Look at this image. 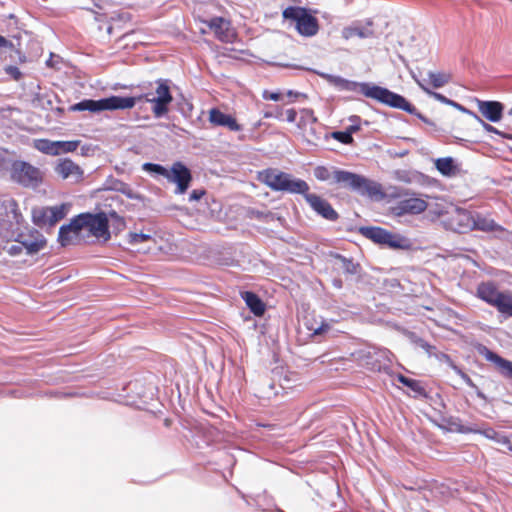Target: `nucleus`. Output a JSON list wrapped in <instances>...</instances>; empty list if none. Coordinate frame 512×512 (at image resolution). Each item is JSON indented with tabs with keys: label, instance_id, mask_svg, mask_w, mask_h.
Segmentation results:
<instances>
[{
	"label": "nucleus",
	"instance_id": "nucleus-1",
	"mask_svg": "<svg viewBox=\"0 0 512 512\" xmlns=\"http://www.w3.org/2000/svg\"><path fill=\"white\" fill-rule=\"evenodd\" d=\"M155 92H147L137 97H124L113 95L98 100L84 99L70 107L71 111H115L133 108L138 101L145 100L152 105V112L156 118L165 116L169 111V105L173 101L169 81L158 79L155 81Z\"/></svg>",
	"mask_w": 512,
	"mask_h": 512
},
{
	"label": "nucleus",
	"instance_id": "nucleus-2",
	"mask_svg": "<svg viewBox=\"0 0 512 512\" xmlns=\"http://www.w3.org/2000/svg\"><path fill=\"white\" fill-rule=\"evenodd\" d=\"M314 176L320 181H331V184H338L362 196L375 199L384 197L381 184L353 172L336 168L331 171L327 167L317 166Z\"/></svg>",
	"mask_w": 512,
	"mask_h": 512
},
{
	"label": "nucleus",
	"instance_id": "nucleus-3",
	"mask_svg": "<svg viewBox=\"0 0 512 512\" xmlns=\"http://www.w3.org/2000/svg\"><path fill=\"white\" fill-rule=\"evenodd\" d=\"M259 180L273 191L300 194L304 199L309 194L310 187L306 181L275 168H268L260 172Z\"/></svg>",
	"mask_w": 512,
	"mask_h": 512
},
{
	"label": "nucleus",
	"instance_id": "nucleus-4",
	"mask_svg": "<svg viewBox=\"0 0 512 512\" xmlns=\"http://www.w3.org/2000/svg\"><path fill=\"white\" fill-rule=\"evenodd\" d=\"M342 90L358 92L384 105L400 106L401 103H404L400 94L371 82L347 80Z\"/></svg>",
	"mask_w": 512,
	"mask_h": 512
},
{
	"label": "nucleus",
	"instance_id": "nucleus-5",
	"mask_svg": "<svg viewBox=\"0 0 512 512\" xmlns=\"http://www.w3.org/2000/svg\"><path fill=\"white\" fill-rule=\"evenodd\" d=\"M282 17L293 23L297 33L303 37L310 38L319 32L318 19L306 7L288 6L282 11Z\"/></svg>",
	"mask_w": 512,
	"mask_h": 512
},
{
	"label": "nucleus",
	"instance_id": "nucleus-6",
	"mask_svg": "<svg viewBox=\"0 0 512 512\" xmlns=\"http://www.w3.org/2000/svg\"><path fill=\"white\" fill-rule=\"evenodd\" d=\"M359 231L364 237L381 246H385L391 249L403 250L410 247L409 240L406 237L400 234L389 232L388 230L381 227H361Z\"/></svg>",
	"mask_w": 512,
	"mask_h": 512
},
{
	"label": "nucleus",
	"instance_id": "nucleus-7",
	"mask_svg": "<svg viewBox=\"0 0 512 512\" xmlns=\"http://www.w3.org/2000/svg\"><path fill=\"white\" fill-rule=\"evenodd\" d=\"M11 179L26 188H37L43 181L39 168L26 161L16 160L11 165Z\"/></svg>",
	"mask_w": 512,
	"mask_h": 512
},
{
	"label": "nucleus",
	"instance_id": "nucleus-8",
	"mask_svg": "<svg viewBox=\"0 0 512 512\" xmlns=\"http://www.w3.org/2000/svg\"><path fill=\"white\" fill-rule=\"evenodd\" d=\"M75 219L78 223L80 232L83 229H86L90 234L97 238H104L105 240L110 238L109 222L104 212L96 214L81 213L75 216Z\"/></svg>",
	"mask_w": 512,
	"mask_h": 512
},
{
	"label": "nucleus",
	"instance_id": "nucleus-9",
	"mask_svg": "<svg viewBox=\"0 0 512 512\" xmlns=\"http://www.w3.org/2000/svg\"><path fill=\"white\" fill-rule=\"evenodd\" d=\"M443 222L447 229L457 233H466L471 231L475 224V221L473 220V213L458 207L447 212L444 216Z\"/></svg>",
	"mask_w": 512,
	"mask_h": 512
},
{
	"label": "nucleus",
	"instance_id": "nucleus-10",
	"mask_svg": "<svg viewBox=\"0 0 512 512\" xmlns=\"http://www.w3.org/2000/svg\"><path fill=\"white\" fill-rule=\"evenodd\" d=\"M54 172L69 183L76 184L83 180V169L70 158H60L54 166Z\"/></svg>",
	"mask_w": 512,
	"mask_h": 512
},
{
	"label": "nucleus",
	"instance_id": "nucleus-11",
	"mask_svg": "<svg viewBox=\"0 0 512 512\" xmlns=\"http://www.w3.org/2000/svg\"><path fill=\"white\" fill-rule=\"evenodd\" d=\"M166 179L176 184L175 194H184L190 186L192 174L182 162L178 161L173 163Z\"/></svg>",
	"mask_w": 512,
	"mask_h": 512
},
{
	"label": "nucleus",
	"instance_id": "nucleus-12",
	"mask_svg": "<svg viewBox=\"0 0 512 512\" xmlns=\"http://www.w3.org/2000/svg\"><path fill=\"white\" fill-rule=\"evenodd\" d=\"M427 202L418 197H410L399 200L395 206L391 208L394 216L401 217L406 214L416 215L424 212L427 209Z\"/></svg>",
	"mask_w": 512,
	"mask_h": 512
},
{
	"label": "nucleus",
	"instance_id": "nucleus-13",
	"mask_svg": "<svg viewBox=\"0 0 512 512\" xmlns=\"http://www.w3.org/2000/svg\"><path fill=\"white\" fill-rule=\"evenodd\" d=\"M305 200L310 205L311 209L322 218L328 221H336L339 218L336 210L326 199L316 194L309 193L306 195Z\"/></svg>",
	"mask_w": 512,
	"mask_h": 512
},
{
	"label": "nucleus",
	"instance_id": "nucleus-14",
	"mask_svg": "<svg viewBox=\"0 0 512 512\" xmlns=\"http://www.w3.org/2000/svg\"><path fill=\"white\" fill-rule=\"evenodd\" d=\"M477 350L487 361L495 364L504 377L512 379V361L499 356L484 345H480Z\"/></svg>",
	"mask_w": 512,
	"mask_h": 512
},
{
	"label": "nucleus",
	"instance_id": "nucleus-15",
	"mask_svg": "<svg viewBox=\"0 0 512 512\" xmlns=\"http://www.w3.org/2000/svg\"><path fill=\"white\" fill-rule=\"evenodd\" d=\"M479 112L490 122H499L502 118L504 106L498 101L477 100Z\"/></svg>",
	"mask_w": 512,
	"mask_h": 512
},
{
	"label": "nucleus",
	"instance_id": "nucleus-16",
	"mask_svg": "<svg viewBox=\"0 0 512 512\" xmlns=\"http://www.w3.org/2000/svg\"><path fill=\"white\" fill-rule=\"evenodd\" d=\"M209 121L215 126H222L228 128L230 131H240L241 125L238 124L237 120L218 108H212L209 112Z\"/></svg>",
	"mask_w": 512,
	"mask_h": 512
},
{
	"label": "nucleus",
	"instance_id": "nucleus-17",
	"mask_svg": "<svg viewBox=\"0 0 512 512\" xmlns=\"http://www.w3.org/2000/svg\"><path fill=\"white\" fill-rule=\"evenodd\" d=\"M80 236V229L78 223L73 217L68 224L62 225L58 233V242L61 246H68L74 241L78 240Z\"/></svg>",
	"mask_w": 512,
	"mask_h": 512
},
{
	"label": "nucleus",
	"instance_id": "nucleus-18",
	"mask_svg": "<svg viewBox=\"0 0 512 512\" xmlns=\"http://www.w3.org/2000/svg\"><path fill=\"white\" fill-rule=\"evenodd\" d=\"M503 292L498 291L494 283L484 282L479 284L477 288V296L486 303L495 307L496 301L499 300Z\"/></svg>",
	"mask_w": 512,
	"mask_h": 512
},
{
	"label": "nucleus",
	"instance_id": "nucleus-19",
	"mask_svg": "<svg viewBox=\"0 0 512 512\" xmlns=\"http://www.w3.org/2000/svg\"><path fill=\"white\" fill-rule=\"evenodd\" d=\"M242 298L255 316L259 317L264 314L265 304L257 294L251 291H245L242 293Z\"/></svg>",
	"mask_w": 512,
	"mask_h": 512
},
{
	"label": "nucleus",
	"instance_id": "nucleus-20",
	"mask_svg": "<svg viewBox=\"0 0 512 512\" xmlns=\"http://www.w3.org/2000/svg\"><path fill=\"white\" fill-rule=\"evenodd\" d=\"M438 172L445 177L456 176L459 168L452 157L438 158L434 162Z\"/></svg>",
	"mask_w": 512,
	"mask_h": 512
},
{
	"label": "nucleus",
	"instance_id": "nucleus-21",
	"mask_svg": "<svg viewBox=\"0 0 512 512\" xmlns=\"http://www.w3.org/2000/svg\"><path fill=\"white\" fill-rule=\"evenodd\" d=\"M22 249H26L28 255L38 253L46 245V240L39 232H36V236L25 238L20 241Z\"/></svg>",
	"mask_w": 512,
	"mask_h": 512
},
{
	"label": "nucleus",
	"instance_id": "nucleus-22",
	"mask_svg": "<svg viewBox=\"0 0 512 512\" xmlns=\"http://www.w3.org/2000/svg\"><path fill=\"white\" fill-rule=\"evenodd\" d=\"M426 83L427 86H430L434 89H439L447 85L451 81V74L444 71H429L427 73Z\"/></svg>",
	"mask_w": 512,
	"mask_h": 512
},
{
	"label": "nucleus",
	"instance_id": "nucleus-23",
	"mask_svg": "<svg viewBox=\"0 0 512 512\" xmlns=\"http://www.w3.org/2000/svg\"><path fill=\"white\" fill-rule=\"evenodd\" d=\"M345 38L357 36L359 38H370L374 36L372 22L368 21L365 25H355L344 30Z\"/></svg>",
	"mask_w": 512,
	"mask_h": 512
},
{
	"label": "nucleus",
	"instance_id": "nucleus-24",
	"mask_svg": "<svg viewBox=\"0 0 512 512\" xmlns=\"http://www.w3.org/2000/svg\"><path fill=\"white\" fill-rule=\"evenodd\" d=\"M473 230H480L484 232H491L498 230L499 226L489 217L482 216L478 213H473Z\"/></svg>",
	"mask_w": 512,
	"mask_h": 512
},
{
	"label": "nucleus",
	"instance_id": "nucleus-25",
	"mask_svg": "<svg viewBox=\"0 0 512 512\" xmlns=\"http://www.w3.org/2000/svg\"><path fill=\"white\" fill-rule=\"evenodd\" d=\"M478 434L483 435L487 439L493 440L496 443L506 446L510 451H512V443L508 436L504 434H500L495 431L493 428L487 429H479Z\"/></svg>",
	"mask_w": 512,
	"mask_h": 512
},
{
	"label": "nucleus",
	"instance_id": "nucleus-26",
	"mask_svg": "<svg viewBox=\"0 0 512 512\" xmlns=\"http://www.w3.org/2000/svg\"><path fill=\"white\" fill-rule=\"evenodd\" d=\"M418 86L427 94L429 95L430 97H433L435 100L443 103V104H447V105H452L454 107H457L458 109H461L465 112H468L467 109L463 108L460 104L454 102L453 100L451 99H448L446 96H444L443 94L441 93H438V92H435V91H432L423 81H418Z\"/></svg>",
	"mask_w": 512,
	"mask_h": 512
},
{
	"label": "nucleus",
	"instance_id": "nucleus-27",
	"mask_svg": "<svg viewBox=\"0 0 512 512\" xmlns=\"http://www.w3.org/2000/svg\"><path fill=\"white\" fill-rule=\"evenodd\" d=\"M34 148L43 154L57 156L55 141L49 139H36L34 140Z\"/></svg>",
	"mask_w": 512,
	"mask_h": 512
},
{
	"label": "nucleus",
	"instance_id": "nucleus-28",
	"mask_svg": "<svg viewBox=\"0 0 512 512\" xmlns=\"http://www.w3.org/2000/svg\"><path fill=\"white\" fill-rule=\"evenodd\" d=\"M306 328L311 331V336H322L326 333H328L331 329V325L326 322L324 319H321L320 324L317 325L316 321H306L305 322Z\"/></svg>",
	"mask_w": 512,
	"mask_h": 512
},
{
	"label": "nucleus",
	"instance_id": "nucleus-29",
	"mask_svg": "<svg viewBox=\"0 0 512 512\" xmlns=\"http://www.w3.org/2000/svg\"><path fill=\"white\" fill-rule=\"evenodd\" d=\"M49 226H54L57 222L62 220L67 214V207L65 204L48 207Z\"/></svg>",
	"mask_w": 512,
	"mask_h": 512
},
{
	"label": "nucleus",
	"instance_id": "nucleus-30",
	"mask_svg": "<svg viewBox=\"0 0 512 512\" xmlns=\"http://www.w3.org/2000/svg\"><path fill=\"white\" fill-rule=\"evenodd\" d=\"M495 307L500 313L512 317V295L502 293Z\"/></svg>",
	"mask_w": 512,
	"mask_h": 512
},
{
	"label": "nucleus",
	"instance_id": "nucleus-31",
	"mask_svg": "<svg viewBox=\"0 0 512 512\" xmlns=\"http://www.w3.org/2000/svg\"><path fill=\"white\" fill-rule=\"evenodd\" d=\"M142 169L153 177H163L165 179L168 177L169 169L160 164L146 162L142 165Z\"/></svg>",
	"mask_w": 512,
	"mask_h": 512
},
{
	"label": "nucleus",
	"instance_id": "nucleus-32",
	"mask_svg": "<svg viewBox=\"0 0 512 512\" xmlns=\"http://www.w3.org/2000/svg\"><path fill=\"white\" fill-rule=\"evenodd\" d=\"M401 98H402V101L404 103H401L400 106H396V105H388L389 107H392V108H396V109H400V110H403L411 115H415L417 116L420 120H422L423 122L425 123H429V120L423 115L421 114L420 112H418V110L416 109V107L414 105H412L405 97H403L401 95Z\"/></svg>",
	"mask_w": 512,
	"mask_h": 512
},
{
	"label": "nucleus",
	"instance_id": "nucleus-33",
	"mask_svg": "<svg viewBox=\"0 0 512 512\" xmlns=\"http://www.w3.org/2000/svg\"><path fill=\"white\" fill-rule=\"evenodd\" d=\"M453 370L461 377V379L471 388H473L476 392L478 398L487 401L486 395L477 387V385L472 381L467 373H465L460 367L457 365H453Z\"/></svg>",
	"mask_w": 512,
	"mask_h": 512
},
{
	"label": "nucleus",
	"instance_id": "nucleus-34",
	"mask_svg": "<svg viewBox=\"0 0 512 512\" xmlns=\"http://www.w3.org/2000/svg\"><path fill=\"white\" fill-rule=\"evenodd\" d=\"M80 143V140L55 141L57 156L76 151Z\"/></svg>",
	"mask_w": 512,
	"mask_h": 512
},
{
	"label": "nucleus",
	"instance_id": "nucleus-35",
	"mask_svg": "<svg viewBox=\"0 0 512 512\" xmlns=\"http://www.w3.org/2000/svg\"><path fill=\"white\" fill-rule=\"evenodd\" d=\"M32 218H33V222L37 226H40V227L46 226V225L49 226L48 207H40V208L33 209Z\"/></svg>",
	"mask_w": 512,
	"mask_h": 512
},
{
	"label": "nucleus",
	"instance_id": "nucleus-36",
	"mask_svg": "<svg viewBox=\"0 0 512 512\" xmlns=\"http://www.w3.org/2000/svg\"><path fill=\"white\" fill-rule=\"evenodd\" d=\"M398 381L403 384L404 386L410 388L412 391H414L416 394L418 395H422L424 393V389L423 387L421 386L420 382L415 380V379H411V378H408L402 374H399L398 377H397Z\"/></svg>",
	"mask_w": 512,
	"mask_h": 512
},
{
	"label": "nucleus",
	"instance_id": "nucleus-37",
	"mask_svg": "<svg viewBox=\"0 0 512 512\" xmlns=\"http://www.w3.org/2000/svg\"><path fill=\"white\" fill-rule=\"evenodd\" d=\"M336 259L339 260L340 267L345 273L351 275L357 273L359 265L354 263L353 260L348 259L342 255H336Z\"/></svg>",
	"mask_w": 512,
	"mask_h": 512
},
{
	"label": "nucleus",
	"instance_id": "nucleus-38",
	"mask_svg": "<svg viewBox=\"0 0 512 512\" xmlns=\"http://www.w3.org/2000/svg\"><path fill=\"white\" fill-rule=\"evenodd\" d=\"M146 242H154L151 235L144 233H129L128 243L130 245H137Z\"/></svg>",
	"mask_w": 512,
	"mask_h": 512
},
{
	"label": "nucleus",
	"instance_id": "nucleus-39",
	"mask_svg": "<svg viewBox=\"0 0 512 512\" xmlns=\"http://www.w3.org/2000/svg\"><path fill=\"white\" fill-rule=\"evenodd\" d=\"M332 137L343 144H351L353 142V136L347 129L345 131L333 132Z\"/></svg>",
	"mask_w": 512,
	"mask_h": 512
},
{
	"label": "nucleus",
	"instance_id": "nucleus-40",
	"mask_svg": "<svg viewBox=\"0 0 512 512\" xmlns=\"http://www.w3.org/2000/svg\"><path fill=\"white\" fill-rule=\"evenodd\" d=\"M469 114H471L477 121H479L482 125V127L484 128V130H486L487 132H490V133H495V134H498V135H501L503 137H506L505 134L501 133L498 129H496L494 126L486 123L485 121H483L477 114H475L474 112H471V111H468ZM507 138H512L511 136H507Z\"/></svg>",
	"mask_w": 512,
	"mask_h": 512
},
{
	"label": "nucleus",
	"instance_id": "nucleus-41",
	"mask_svg": "<svg viewBox=\"0 0 512 512\" xmlns=\"http://www.w3.org/2000/svg\"><path fill=\"white\" fill-rule=\"evenodd\" d=\"M323 78H325L329 83L333 84L340 90L343 89L347 79L342 78L340 76L330 75V74H321Z\"/></svg>",
	"mask_w": 512,
	"mask_h": 512
},
{
	"label": "nucleus",
	"instance_id": "nucleus-42",
	"mask_svg": "<svg viewBox=\"0 0 512 512\" xmlns=\"http://www.w3.org/2000/svg\"><path fill=\"white\" fill-rule=\"evenodd\" d=\"M452 425L454 426L455 431H457L459 433H463V434H468V433L478 434V431H479V428H477L475 426H468V425H464L461 423H452Z\"/></svg>",
	"mask_w": 512,
	"mask_h": 512
},
{
	"label": "nucleus",
	"instance_id": "nucleus-43",
	"mask_svg": "<svg viewBox=\"0 0 512 512\" xmlns=\"http://www.w3.org/2000/svg\"><path fill=\"white\" fill-rule=\"evenodd\" d=\"M224 24L225 19L222 17H213L208 22V26L210 27V29L214 30L215 32H219L220 30H222Z\"/></svg>",
	"mask_w": 512,
	"mask_h": 512
},
{
	"label": "nucleus",
	"instance_id": "nucleus-44",
	"mask_svg": "<svg viewBox=\"0 0 512 512\" xmlns=\"http://www.w3.org/2000/svg\"><path fill=\"white\" fill-rule=\"evenodd\" d=\"M350 121L352 122V124L348 126L346 129L353 135L354 133L360 130L361 118L359 116L354 115L350 117Z\"/></svg>",
	"mask_w": 512,
	"mask_h": 512
},
{
	"label": "nucleus",
	"instance_id": "nucleus-45",
	"mask_svg": "<svg viewBox=\"0 0 512 512\" xmlns=\"http://www.w3.org/2000/svg\"><path fill=\"white\" fill-rule=\"evenodd\" d=\"M435 358L441 362H445L447 363L452 369H453V365H456L452 359L450 358L449 355L443 353V352H437V354H435Z\"/></svg>",
	"mask_w": 512,
	"mask_h": 512
},
{
	"label": "nucleus",
	"instance_id": "nucleus-46",
	"mask_svg": "<svg viewBox=\"0 0 512 512\" xmlns=\"http://www.w3.org/2000/svg\"><path fill=\"white\" fill-rule=\"evenodd\" d=\"M7 74L12 76L14 79L18 80L21 77V72L16 66H8L5 68Z\"/></svg>",
	"mask_w": 512,
	"mask_h": 512
},
{
	"label": "nucleus",
	"instance_id": "nucleus-47",
	"mask_svg": "<svg viewBox=\"0 0 512 512\" xmlns=\"http://www.w3.org/2000/svg\"><path fill=\"white\" fill-rule=\"evenodd\" d=\"M263 98L266 100L279 101L282 99V95L276 92L264 91Z\"/></svg>",
	"mask_w": 512,
	"mask_h": 512
},
{
	"label": "nucleus",
	"instance_id": "nucleus-48",
	"mask_svg": "<svg viewBox=\"0 0 512 512\" xmlns=\"http://www.w3.org/2000/svg\"><path fill=\"white\" fill-rule=\"evenodd\" d=\"M205 194V191L202 189H195L193 190L189 195V201H197L200 200L203 195Z\"/></svg>",
	"mask_w": 512,
	"mask_h": 512
},
{
	"label": "nucleus",
	"instance_id": "nucleus-49",
	"mask_svg": "<svg viewBox=\"0 0 512 512\" xmlns=\"http://www.w3.org/2000/svg\"><path fill=\"white\" fill-rule=\"evenodd\" d=\"M421 348L427 353L429 357H435V354H437L436 347L430 345L428 342H426Z\"/></svg>",
	"mask_w": 512,
	"mask_h": 512
},
{
	"label": "nucleus",
	"instance_id": "nucleus-50",
	"mask_svg": "<svg viewBox=\"0 0 512 512\" xmlns=\"http://www.w3.org/2000/svg\"><path fill=\"white\" fill-rule=\"evenodd\" d=\"M421 348L427 353L429 357H435V354H437L436 347L430 345L428 342H426Z\"/></svg>",
	"mask_w": 512,
	"mask_h": 512
},
{
	"label": "nucleus",
	"instance_id": "nucleus-51",
	"mask_svg": "<svg viewBox=\"0 0 512 512\" xmlns=\"http://www.w3.org/2000/svg\"><path fill=\"white\" fill-rule=\"evenodd\" d=\"M410 340H411V342H412L414 345H416V346H418V347H420V348H421V347H423V346H424V344L426 343V341H425L424 339H422V338L418 337V336H417L416 334H414V333H411V334H410Z\"/></svg>",
	"mask_w": 512,
	"mask_h": 512
},
{
	"label": "nucleus",
	"instance_id": "nucleus-52",
	"mask_svg": "<svg viewBox=\"0 0 512 512\" xmlns=\"http://www.w3.org/2000/svg\"><path fill=\"white\" fill-rule=\"evenodd\" d=\"M297 112L295 109L286 110V121L289 123H293L296 121Z\"/></svg>",
	"mask_w": 512,
	"mask_h": 512
},
{
	"label": "nucleus",
	"instance_id": "nucleus-53",
	"mask_svg": "<svg viewBox=\"0 0 512 512\" xmlns=\"http://www.w3.org/2000/svg\"><path fill=\"white\" fill-rule=\"evenodd\" d=\"M22 251V245L20 244V241H18V244H14L10 247L9 253L11 255H18Z\"/></svg>",
	"mask_w": 512,
	"mask_h": 512
},
{
	"label": "nucleus",
	"instance_id": "nucleus-54",
	"mask_svg": "<svg viewBox=\"0 0 512 512\" xmlns=\"http://www.w3.org/2000/svg\"><path fill=\"white\" fill-rule=\"evenodd\" d=\"M302 113L304 117L309 118L312 120V122H316L317 118L314 116L313 110L311 109H303Z\"/></svg>",
	"mask_w": 512,
	"mask_h": 512
},
{
	"label": "nucleus",
	"instance_id": "nucleus-55",
	"mask_svg": "<svg viewBox=\"0 0 512 512\" xmlns=\"http://www.w3.org/2000/svg\"><path fill=\"white\" fill-rule=\"evenodd\" d=\"M12 45L11 41L0 35V48H10Z\"/></svg>",
	"mask_w": 512,
	"mask_h": 512
},
{
	"label": "nucleus",
	"instance_id": "nucleus-56",
	"mask_svg": "<svg viewBox=\"0 0 512 512\" xmlns=\"http://www.w3.org/2000/svg\"><path fill=\"white\" fill-rule=\"evenodd\" d=\"M119 18L121 20H130L131 19V15L129 13H123V14L119 15Z\"/></svg>",
	"mask_w": 512,
	"mask_h": 512
},
{
	"label": "nucleus",
	"instance_id": "nucleus-57",
	"mask_svg": "<svg viewBox=\"0 0 512 512\" xmlns=\"http://www.w3.org/2000/svg\"><path fill=\"white\" fill-rule=\"evenodd\" d=\"M300 95H302V94H301V93H299V92H294V91H292V90H289V91L287 92V96H289V97H292V96L298 97V96H300Z\"/></svg>",
	"mask_w": 512,
	"mask_h": 512
},
{
	"label": "nucleus",
	"instance_id": "nucleus-58",
	"mask_svg": "<svg viewBox=\"0 0 512 512\" xmlns=\"http://www.w3.org/2000/svg\"><path fill=\"white\" fill-rule=\"evenodd\" d=\"M412 78L414 79V81H415L417 84H418V81H423V82L427 85V83H426V79H419V78L417 77V75H415V74H412Z\"/></svg>",
	"mask_w": 512,
	"mask_h": 512
},
{
	"label": "nucleus",
	"instance_id": "nucleus-59",
	"mask_svg": "<svg viewBox=\"0 0 512 512\" xmlns=\"http://www.w3.org/2000/svg\"><path fill=\"white\" fill-rule=\"evenodd\" d=\"M335 285H336L337 287H341V281H335Z\"/></svg>",
	"mask_w": 512,
	"mask_h": 512
},
{
	"label": "nucleus",
	"instance_id": "nucleus-60",
	"mask_svg": "<svg viewBox=\"0 0 512 512\" xmlns=\"http://www.w3.org/2000/svg\"><path fill=\"white\" fill-rule=\"evenodd\" d=\"M265 117H266V118H267V117H271V114H270V113H266V114H265Z\"/></svg>",
	"mask_w": 512,
	"mask_h": 512
},
{
	"label": "nucleus",
	"instance_id": "nucleus-61",
	"mask_svg": "<svg viewBox=\"0 0 512 512\" xmlns=\"http://www.w3.org/2000/svg\"><path fill=\"white\" fill-rule=\"evenodd\" d=\"M509 115H512V108L508 111Z\"/></svg>",
	"mask_w": 512,
	"mask_h": 512
}]
</instances>
